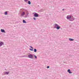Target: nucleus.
Returning <instances> with one entry per match:
<instances>
[{
  "label": "nucleus",
  "instance_id": "15",
  "mask_svg": "<svg viewBox=\"0 0 79 79\" xmlns=\"http://www.w3.org/2000/svg\"><path fill=\"white\" fill-rule=\"evenodd\" d=\"M5 15H7V12H5Z\"/></svg>",
  "mask_w": 79,
  "mask_h": 79
},
{
  "label": "nucleus",
  "instance_id": "9",
  "mask_svg": "<svg viewBox=\"0 0 79 79\" xmlns=\"http://www.w3.org/2000/svg\"><path fill=\"white\" fill-rule=\"evenodd\" d=\"M69 40L70 41H73V40H74L73 39L71 38L69 39Z\"/></svg>",
  "mask_w": 79,
  "mask_h": 79
},
{
  "label": "nucleus",
  "instance_id": "3",
  "mask_svg": "<svg viewBox=\"0 0 79 79\" xmlns=\"http://www.w3.org/2000/svg\"><path fill=\"white\" fill-rule=\"evenodd\" d=\"M71 16H69V15H67V18L68 19H69L71 18Z\"/></svg>",
  "mask_w": 79,
  "mask_h": 79
},
{
  "label": "nucleus",
  "instance_id": "11",
  "mask_svg": "<svg viewBox=\"0 0 79 79\" xmlns=\"http://www.w3.org/2000/svg\"><path fill=\"white\" fill-rule=\"evenodd\" d=\"M23 23H26V21H25V20H23Z\"/></svg>",
  "mask_w": 79,
  "mask_h": 79
},
{
  "label": "nucleus",
  "instance_id": "5",
  "mask_svg": "<svg viewBox=\"0 0 79 79\" xmlns=\"http://www.w3.org/2000/svg\"><path fill=\"white\" fill-rule=\"evenodd\" d=\"M67 71L68 72V73H69V74H72V72L70 71V69H69Z\"/></svg>",
  "mask_w": 79,
  "mask_h": 79
},
{
  "label": "nucleus",
  "instance_id": "4",
  "mask_svg": "<svg viewBox=\"0 0 79 79\" xmlns=\"http://www.w3.org/2000/svg\"><path fill=\"white\" fill-rule=\"evenodd\" d=\"M1 31L2 32H3L4 33H6V32H5V30L4 29H1Z\"/></svg>",
  "mask_w": 79,
  "mask_h": 79
},
{
  "label": "nucleus",
  "instance_id": "12",
  "mask_svg": "<svg viewBox=\"0 0 79 79\" xmlns=\"http://www.w3.org/2000/svg\"><path fill=\"white\" fill-rule=\"evenodd\" d=\"M31 1H28V4H29V5H31Z\"/></svg>",
  "mask_w": 79,
  "mask_h": 79
},
{
  "label": "nucleus",
  "instance_id": "21",
  "mask_svg": "<svg viewBox=\"0 0 79 79\" xmlns=\"http://www.w3.org/2000/svg\"><path fill=\"white\" fill-rule=\"evenodd\" d=\"M50 68V67L49 66H48L47 67V68Z\"/></svg>",
  "mask_w": 79,
  "mask_h": 79
},
{
  "label": "nucleus",
  "instance_id": "22",
  "mask_svg": "<svg viewBox=\"0 0 79 79\" xmlns=\"http://www.w3.org/2000/svg\"><path fill=\"white\" fill-rule=\"evenodd\" d=\"M33 19H34V20H35V19H35V18H33Z\"/></svg>",
  "mask_w": 79,
  "mask_h": 79
},
{
  "label": "nucleus",
  "instance_id": "13",
  "mask_svg": "<svg viewBox=\"0 0 79 79\" xmlns=\"http://www.w3.org/2000/svg\"><path fill=\"white\" fill-rule=\"evenodd\" d=\"M34 52H37V50L36 49H34Z\"/></svg>",
  "mask_w": 79,
  "mask_h": 79
},
{
  "label": "nucleus",
  "instance_id": "14",
  "mask_svg": "<svg viewBox=\"0 0 79 79\" xmlns=\"http://www.w3.org/2000/svg\"><path fill=\"white\" fill-rule=\"evenodd\" d=\"M5 74H9V72H6L5 73Z\"/></svg>",
  "mask_w": 79,
  "mask_h": 79
},
{
  "label": "nucleus",
  "instance_id": "16",
  "mask_svg": "<svg viewBox=\"0 0 79 79\" xmlns=\"http://www.w3.org/2000/svg\"><path fill=\"white\" fill-rule=\"evenodd\" d=\"M29 50H31V51H34V50H33V49H30Z\"/></svg>",
  "mask_w": 79,
  "mask_h": 79
},
{
  "label": "nucleus",
  "instance_id": "23",
  "mask_svg": "<svg viewBox=\"0 0 79 79\" xmlns=\"http://www.w3.org/2000/svg\"><path fill=\"white\" fill-rule=\"evenodd\" d=\"M62 10H64V9H63Z\"/></svg>",
  "mask_w": 79,
  "mask_h": 79
},
{
  "label": "nucleus",
  "instance_id": "7",
  "mask_svg": "<svg viewBox=\"0 0 79 79\" xmlns=\"http://www.w3.org/2000/svg\"><path fill=\"white\" fill-rule=\"evenodd\" d=\"M3 44V43L2 42H0V46H2Z\"/></svg>",
  "mask_w": 79,
  "mask_h": 79
},
{
  "label": "nucleus",
  "instance_id": "10",
  "mask_svg": "<svg viewBox=\"0 0 79 79\" xmlns=\"http://www.w3.org/2000/svg\"><path fill=\"white\" fill-rule=\"evenodd\" d=\"M57 29H60V27H59V26L56 27Z\"/></svg>",
  "mask_w": 79,
  "mask_h": 79
},
{
  "label": "nucleus",
  "instance_id": "17",
  "mask_svg": "<svg viewBox=\"0 0 79 79\" xmlns=\"http://www.w3.org/2000/svg\"><path fill=\"white\" fill-rule=\"evenodd\" d=\"M24 2H27V1H28V0H24Z\"/></svg>",
  "mask_w": 79,
  "mask_h": 79
},
{
  "label": "nucleus",
  "instance_id": "18",
  "mask_svg": "<svg viewBox=\"0 0 79 79\" xmlns=\"http://www.w3.org/2000/svg\"><path fill=\"white\" fill-rule=\"evenodd\" d=\"M34 57H35V58H36V59L37 58V56H36L35 55Z\"/></svg>",
  "mask_w": 79,
  "mask_h": 79
},
{
  "label": "nucleus",
  "instance_id": "6",
  "mask_svg": "<svg viewBox=\"0 0 79 79\" xmlns=\"http://www.w3.org/2000/svg\"><path fill=\"white\" fill-rule=\"evenodd\" d=\"M58 26H59V25H58L56 24H55V28H56Z\"/></svg>",
  "mask_w": 79,
  "mask_h": 79
},
{
  "label": "nucleus",
  "instance_id": "20",
  "mask_svg": "<svg viewBox=\"0 0 79 79\" xmlns=\"http://www.w3.org/2000/svg\"><path fill=\"white\" fill-rule=\"evenodd\" d=\"M30 48H32V49H33V48H32V46H30Z\"/></svg>",
  "mask_w": 79,
  "mask_h": 79
},
{
  "label": "nucleus",
  "instance_id": "8",
  "mask_svg": "<svg viewBox=\"0 0 79 79\" xmlns=\"http://www.w3.org/2000/svg\"><path fill=\"white\" fill-rule=\"evenodd\" d=\"M25 15V13L24 12H23V13L21 14V15L22 16H23V15Z\"/></svg>",
  "mask_w": 79,
  "mask_h": 79
},
{
  "label": "nucleus",
  "instance_id": "2",
  "mask_svg": "<svg viewBox=\"0 0 79 79\" xmlns=\"http://www.w3.org/2000/svg\"><path fill=\"white\" fill-rule=\"evenodd\" d=\"M34 16H35V17H39V15L37 13H35Z\"/></svg>",
  "mask_w": 79,
  "mask_h": 79
},
{
  "label": "nucleus",
  "instance_id": "1",
  "mask_svg": "<svg viewBox=\"0 0 79 79\" xmlns=\"http://www.w3.org/2000/svg\"><path fill=\"white\" fill-rule=\"evenodd\" d=\"M28 58H31V59H33V58H34L32 54H30L28 56Z\"/></svg>",
  "mask_w": 79,
  "mask_h": 79
},
{
  "label": "nucleus",
  "instance_id": "19",
  "mask_svg": "<svg viewBox=\"0 0 79 79\" xmlns=\"http://www.w3.org/2000/svg\"><path fill=\"white\" fill-rule=\"evenodd\" d=\"M72 17L73 20H74V17H73V16Z\"/></svg>",
  "mask_w": 79,
  "mask_h": 79
}]
</instances>
